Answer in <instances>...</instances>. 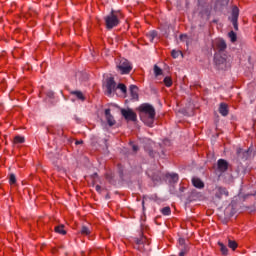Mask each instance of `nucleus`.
Returning <instances> with one entry per match:
<instances>
[{
  "label": "nucleus",
  "mask_w": 256,
  "mask_h": 256,
  "mask_svg": "<svg viewBox=\"0 0 256 256\" xmlns=\"http://www.w3.org/2000/svg\"><path fill=\"white\" fill-rule=\"evenodd\" d=\"M139 115L140 119L145 125L148 127H153V123H155V107L151 104L144 103L139 106Z\"/></svg>",
  "instance_id": "obj_1"
},
{
  "label": "nucleus",
  "mask_w": 256,
  "mask_h": 256,
  "mask_svg": "<svg viewBox=\"0 0 256 256\" xmlns=\"http://www.w3.org/2000/svg\"><path fill=\"white\" fill-rule=\"evenodd\" d=\"M119 15V12L112 10L111 13L104 17L108 31H111V29H114V27H117L121 23V21H119Z\"/></svg>",
  "instance_id": "obj_2"
},
{
  "label": "nucleus",
  "mask_w": 256,
  "mask_h": 256,
  "mask_svg": "<svg viewBox=\"0 0 256 256\" xmlns=\"http://www.w3.org/2000/svg\"><path fill=\"white\" fill-rule=\"evenodd\" d=\"M134 249H136L140 253H149V251H151V246L149 245V241L147 240V238L141 235L139 238H134Z\"/></svg>",
  "instance_id": "obj_3"
},
{
  "label": "nucleus",
  "mask_w": 256,
  "mask_h": 256,
  "mask_svg": "<svg viewBox=\"0 0 256 256\" xmlns=\"http://www.w3.org/2000/svg\"><path fill=\"white\" fill-rule=\"evenodd\" d=\"M118 71H120L121 75H129L133 67L131 63L128 62L127 59H121L119 64L117 65Z\"/></svg>",
  "instance_id": "obj_4"
},
{
  "label": "nucleus",
  "mask_w": 256,
  "mask_h": 256,
  "mask_svg": "<svg viewBox=\"0 0 256 256\" xmlns=\"http://www.w3.org/2000/svg\"><path fill=\"white\" fill-rule=\"evenodd\" d=\"M212 49L217 51L216 53H225L227 49V43L221 38L215 39L212 41Z\"/></svg>",
  "instance_id": "obj_5"
},
{
  "label": "nucleus",
  "mask_w": 256,
  "mask_h": 256,
  "mask_svg": "<svg viewBox=\"0 0 256 256\" xmlns=\"http://www.w3.org/2000/svg\"><path fill=\"white\" fill-rule=\"evenodd\" d=\"M229 21H231L235 31H239V7H232L231 17H229Z\"/></svg>",
  "instance_id": "obj_6"
},
{
  "label": "nucleus",
  "mask_w": 256,
  "mask_h": 256,
  "mask_svg": "<svg viewBox=\"0 0 256 256\" xmlns=\"http://www.w3.org/2000/svg\"><path fill=\"white\" fill-rule=\"evenodd\" d=\"M223 195L224 197H229V190H227V188L223 186H216L214 188L215 199H218V201H221V199H223Z\"/></svg>",
  "instance_id": "obj_7"
},
{
  "label": "nucleus",
  "mask_w": 256,
  "mask_h": 256,
  "mask_svg": "<svg viewBox=\"0 0 256 256\" xmlns=\"http://www.w3.org/2000/svg\"><path fill=\"white\" fill-rule=\"evenodd\" d=\"M214 63L220 69H223V65L227 63V54L225 53H215L214 55Z\"/></svg>",
  "instance_id": "obj_8"
},
{
  "label": "nucleus",
  "mask_w": 256,
  "mask_h": 256,
  "mask_svg": "<svg viewBox=\"0 0 256 256\" xmlns=\"http://www.w3.org/2000/svg\"><path fill=\"white\" fill-rule=\"evenodd\" d=\"M229 169V162L223 158L218 159L216 164L217 173H225Z\"/></svg>",
  "instance_id": "obj_9"
},
{
  "label": "nucleus",
  "mask_w": 256,
  "mask_h": 256,
  "mask_svg": "<svg viewBox=\"0 0 256 256\" xmlns=\"http://www.w3.org/2000/svg\"><path fill=\"white\" fill-rule=\"evenodd\" d=\"M121 114L126 121H137V114L131 109H122Z\"/></svg>",
  "instance_id": "obj_10"
},
{
  "label": "nucleus",
  "mask_w": 256,
  "mask_h": 256,
  "mask_svg": "<svg viewBox=\"0 0 256 256\" xmlns=\"http://www.w3.org/2000/svg\"><path fill=\"white\" fill-rule=\"evenodd\" d=\"M253 153V149L248 148L247 150H244L243 148L237 149V157L238 159H243L244 161H247L249 157H251V154Z\"/></svg>",
  "instance_id": "obj_11"
},
{
  "label": "nucleus",
  "mask_w": 256,
  "mask_h": 256,
  "mask_svg": "<svg viewBox=\"0 0 256 256\" xmlns=\"http://www.w3.org/2000/svg\"><path fill=\"white\" fill-rule=\"evenodd\" d=\"M106 89H107V95H112L114 91L117 90V83H115V79L113 77H110L107 79Z\"/></svg>",
  "instance_id": "obj_12"
},
{
  "label": "nucleus",
  "mask_w": 256,
  "mask_h": 256,
  "mask_svg": "<svg viewBox=\"0 0 256 256\" xmlns=\"http://www.w3.org/2000/svg\"><path fill=\"white\" fill-rule=\"evenodd\" d=\"M198 13L201 15V17H209L211 15V11L209 10V6L207 4H199L198 5Z\"/></svg>",
  "instance_id": "obj_13"
},
{
  "label": "nucleus",
  "mask_w": 256,
  "mask_h": 256,
  "mask_svg": "<svg viewBox=\"0 0 256 256\" xmlns=\"http://www.w3.org/2000/svg\"><path fill=\"white\" fill-rule=\"evenodd\" d=\"M105 117H106V121L109 125V127H113V125H115L117 122L115 121V118L113 117V115H111V109L107 108L105 110Z\"/></svg>",
  "instance_id": "obj_14"
},
{
  "label": "nucleus",
  "mask_w": 256,
  "mask_h": 256,
  "mask_svg": "<svg viewBox=\"0 0 256 256\" xmlns=\"http://www.w3.org/2000/svg\"><path fill=\"white\" fill-rule=\"evenodd\" d=\"M47 131L52 135H63V129L59 126H48Z\"/></svg>",
  "instance_id": "obj_15"
},
{
  "label": "nucleus",
  "mask_w": 256,
  "mask_h": 256,
  "mask_svg": "<svg viewBox=\"0 0 256 256\" xmlns=\"http://www.w3.org/2000/svg\"><path fill=\"white\" fill-rule=\"evenodd\" d=\"M192 185L196 187V189H203L205 187V183L202 182L201 178L193 177Z\"/></svg>",
  "instance_id": "obj_16"
},
{
  "label": "nucleus",
  "mask_w": 256,
  "mask_h": 256,
  "mask_svg": "<svg viewBox=\"0 0 256 256\" xmlns=\"http://www.w3.org/2000/svg\"><path fill=\"white\" fill-rule=\"evenodd\" d=\"M219 113L222 117H227L229 115V107L225 103H221L219 106Z\"/></svg>",
  "instance_id": "obj_17"
},
{
  "label": "nucleus",
  "mask_w": 256,
  "mask_h": 256,
  "mask_svg": "<svg viewBox=\"0 0 256 256\" xmlns=\"http://www.w3.org/2000/svg\"><path fill=\"white\" fill-rule=\"evenodd\" d=\"M138 91H139V88H137L136 85H130V94L132 99H135V100L139 99Z\"/></svg>",
  "instance_id": "obj_18"
},
{
  "label": "nucleus",
  "mask_w": 256,
  "mask_h": 256,
  "mask_svg": "<svg viewBox=\"0 0 256 256\" xmlns=\"http://www.w3.org/2000/svg\"><path fill=\"white\" fill-rule=\"evenodd\" d=\"M54 231L55 233H59V235H67V231H65V225L63 224L55 226Z\"/></svg>",
  "instance_id": "obj_19"
},
{
  "label": "nucleus",
  "mask_w": 256,
  "mask_h": 256,
  "mask_svg": "<svg viewBox=\"0 0 256 256\" xmlns=\"http://www.w3.org/2000/svg\"><path fill=\"white\" fill-rule=\"evenodd\" d=\"M166 177L171 179L172 183H177V181H179V174L177 173L166 174Z\"/></svg>",
  "instance_id": "obj_20"
},
{
  "label": "nucleus",
  "mask_w": 256,
  "mask_h": 256,
  "mask_svg": "<svg viewBox=\"0 0 256 256\" xmlns=\"http://www.w3.org/2000/svg\"><path fill=\"white\" fill-rule=\"evenodd\" d=\"M218 245L220 247L222 255H227L229 253V249L227 248V246H225V244H223V242H218Z\"/></svg>",
  "instance_id": "obj_21"
},
{
  "label": "nucleus",
  "mask_w": 256,
  "mask_h": 256,
  "mask_svg": "<svg viewBox=\"0 0 256 256\" xmlns=\"http://www.w3.org/2000/svg\"><path fill=\"white\" fill-rule=\"evenodd\" d=\"M71 95H75V97H77V99H80V101H85V96L81 91H72Z\"/></svg>",
  "instance_id": "obj_22"
},
{
  "label": "nucleus",
  "mask_w": 256,
  "mask_h": 256,
  "mask_svg": "<svg viewBox=\"0 0 256 256\" xmlns=\"http://www.w3.org/2000/svg\"><path fill=\"white\" fill-rule=\"evenodd\" d=\"M152 177V181H161V179H163V174L161 172H156L154 174L151 175Z\"/></svg>",
  "instance_id": "obj_23"
},
{
  "label": "nucleus",
  "mask_w": 256,
  "mask_h": 256,
  "mask_svg": "<svg viewBox=\"0 0 256 256\" xmlns=\"http://www.w3.org/2000/svg\"><path fill=\"white\" fill-rule=\"evenodd\" d=\"M14 145H21V143H25V137L16 136L13 141Z\"/></svg>",
  "instance_id": "obj_24"
},
{
  "label": "nucleus",
  "mask_w": 256,
  "mask_h": 256,
  "mask_svg": "<svg viewBox=\"0 0 256 256\" xmlns=\"http://www.w3.org/2000/svg\"><path fill=\"white\" fill-rule=\"evenodd\" d=\"M81 235H91V229L87 226H82L80 229Z\"/></svg>",
  "instance_id": "obj_25"
},
{
  "label": "nucleus",
  "mask_w": 256,
  "mask_h": 256,
  "mask_svg": "<svg viewBox=\"0 0 256 256\" xmlns=\"http://www.w3.org/2000/svg\"><path fill=\"white\" fill-rule=\"evenodd\" d=\"M228 247L232 249V251H235L238 247L237 242L235 240H228Z\"/></svg>",
  "instance_id": "obj_26"
},
{
  "label": "nucleus",
  "mask_w": 256,
  "mask_h": 256,
  "mask_svg": "<svg viewBox=\"0 0 256 256\" xmlns=\"http://www.w3.org/2000/svg\"><path fill=\"white\" fill-rule=\"evenodd\" d=\"M154 75L155 77H159L160 75H163V70L159 68V66L154 65Z\"/></svg>",
  "instance_id": "obj_27"
},
{
  "label": "nucleus",
  "mask_w": 256,
  "mask_h": 256,
  "mask_svg": "<svg viewBox=\"0 0 256 256\" xmlns=\"http://www.w3.org/2000/svg\"><path fill=\"white\" fill-rule=\"evenodd\" d=\"M161 213H162V215H165V216L171 215V207L166 206V207L162 208Z\"/></svg>",
  "instance_id": "obj_28"
},
{
  "label": "nucleus",
  "mask_w": 256,
  "mask_h": 256,
  "mask_svg": "<svg viewBox=\"0 0 256 256\" xmlns=\"http://www.w3.org/2000/svg\"><path fill=\"white\" fill-rule=\"evenodd\" d=\"M228 37H230V41L232 43H235V41H237V34L235 32H233V31H230L228 33Z\"/></svg>",
  "instance_id": "obj_29"
},
{
  "label": "nucleus",
  "mask_w": 256,
  "mask_h": 256,
  "mask_svg": "<svg viewBox=\"0 0 256 256\" xmlns=\"http://www.w3.org/2000/svg\"><path fill=\"white\" fill-rule=\"evenodd\" d=\"M9 183L10 185H15L17 183V176L15 174H10L9 176Z\"/></svg>",
  "instance_id": "obj_30"
},
{
  "label": "nucleus",
  "mask_w": 256,
  "mask_h": 256,
  "mask_svg": "<svg viewBox=\"0 0 256 256\" xmlns=\"http://www.w3.org/2000/svg\"><path fill=\"white\" fill-rule=\"evenodd\" d=\"M189 253V246H184L183 248H180L179 256H185Z\"/></svg>",
  "instance_id": "obj_31"
},
{
  "label": "nucleus",
  "mask_w": 256,
  "mask_h": 256,
  "mask_svg": "<svg viewBox=\"0 0 256 256\" xmlns=\"http://www.w3.org/2000/svg\"><path fill=\"white\" fill-rule=\"evenodd\" d=\"M164 84L166 85V87H171V85H173V80L171 79V77L169 76L165 77Z\"/></svg>",
  "instance_id": "obj_32"
},
{
  "label": "nucleus",
  "mask_w": 256,
  "mask_h": 256,
  "mask_svg": "<svg viewBox=\"0 0 256 256\" xmlns=\"http://www.w3.org/2000/svg\"><path fill=\"white\" fill-rule=\"evenodd\" d=\"M148 37L150 39L151 42H153V40L155 39V37H157V31L152 30L148 33Z\"/></svg>",
  "instance_id": "obj_33"
},
{
  "label": "nucleus",
  "mask_w": 256,
  "mask_h": 256,
  "mask_svg": "<svg viewBox=\"0 0 256 256\" xmlns=\"http://www.w3.org/2000/svg\"><path fill=\"white\" fill-rule=\"evenodd\" d=\"M116 89H120V91H121L122 93H127V86H125V84H123V83L118 84V86L116 87Z\"/></svg>",
  "instance_id": "obj_34"
},
{
  "label": "nucleus",
  "mask_w": 256,
  "mask_h": 256,
  "mask_svg": "<svg viewBox=\"0 0 256 256\" xmlns=\"http://www.w3.org/2000/svg\"><path fill=\"white\" fill-rule=\"evenodd\" d=\"M171 55H172L173 59H177V57H179V55H181V51L172 50Z\"/></svg>",
  "instance_id": "obj_35"
},
{
  "label": "nucleus",
  "mask_w": 256,
  "mask_h": 256,
  "mask_svg": "<svg viewBox=\"0 0 256 256\" xmlns=\"http://www.w3.org/2000/svg\"><path fill=\"white\" fill-rule=\"evenodd\" d=\"M178 243L180 247H182L181 249H183V247H187V245L185 244V238H179Z\"/></svg>",
  "instance_id": "obj_36"
},
{
  "label": "nucleus",
  "mask_w": 256,
  "mask_h": 256,
  "mask_svg": "<svg viewBox=\"0 0 256 256\" xmlns=\"http://www.w3.org/2000/svg\"><path fill=\"white\" fill-rule=\"evenodd\" d=\"M130 145L134 153H137V151H139V146H137V144L131 142Z\"/></svg>",
  "instance_id": "obj_37"
},
{
  "label": "nucleus",
  "mask_w": 256,
  "mask_h": 256,
  "mask_svg": "<svg viewBox=\"0 0 256 256\" xmlns=\"http://www.w3.org/2000/svg\"><path fill=\"white\" fill-rule=\"evenodd\" d=\"M144 149H145V151H148L150 157H154L155 153L151 150V148L147 149V147H145Z\"/></svg>",
  "instance_id": "obj_38"
},
{
  "label": "nucleus",
  "mask_w": 256,
  "mask_h": 256,
  "mask_svg": "<svg viewBox=\"0 0 256 256\" xmlns=\"http://www.w3.org/2000/svg\"><path fill=\"white\" fill-rule=\"evenodd\" d=\"M55 93L53 91H48L47 92V97H49L50 99H53Z\"/></svg>",
  "instance_id": "obj_39"
},
{
  "label": "nucleus",
  "mask_w": 256,
  "mask_h": 256,
  "mask_svg": "<svg viewBox=\"0 0 256 256\" xmlns=\"http://www.w3.org/2000/svg\"><path fill=\"white\" fill-rule=\"evenodd\" d=\"M95 190L97 191V193H101V186L96 185Z\"/></svg>",
  "instance_id": "obj_40"
},
{
  "label": "nucleus",
  "mask_w": 256,
  "mask_h": 256,
  "mask_svg": "<svg viewBox=\"0 0 256 256\" xmlns=\"http://www.w3.org/2000/svg\"><path fill=\"white\" fill-rule=\"evenodd\" d=\"M219 5H221V1H217L216 6H215L216 10L219 9Z\"/></svg>",
  "instance_id": "obj_41"
},
{
  "label": "nucleus",
  "mask_w": 256,
  "mask_h": 256,
  "mask_svg": "<svg viewBox=\"0 0 256 256\" xmlns=\"http://www.w3.org/2000/svg\"><path fill=\"white\" fill-rule=\"evenodd\" d=\"M179 191H180V193H183V192L185 191V187L180 186V187H179Z\"/></svg>",
  "instance_id": "obj_42"
},
{
  "label": "nucleus",
  "mask_w": 256,
  "mask_h": 256,
  "mask_svg": "<svg viewBox=\"0 0 256 256\" xmlns=\"http://www.w3.org/2000/svg\"><path fill=\"white\" fill-rule=\"evenodd\" d=\"M75 121H76L77 123H81V118L75 116Z\"/></svg>",
  "instance_id": "obj_43"
},
{
  "label": "nucleus",
  "mask_w": 256,
  "mask_h": 256,
  "mask_svg": "<svg viewBox=\"0 0 256 256\" xmlns=\"http://www.w3.org/2000/svg\"><path fill=\"white\" fill-rule=\"evenodd\" d=\"M82 140H78V141H76V145H82Z\"/></svg>",
  "instance_id": "obj_44"
},
{
  "label": "nucleus",
  "mask_w": 256,
  "mask_h": 256,
  "mask_svg": "<svg viewBox=\"0 0 256 256\" xmlns=\"http://www.w3.org/2000/svg\"><path fill=\"white\" fill-rule=\"evenodd\" d=\"M184 37H187V35H180L181 40H183Z\"/></svg>",
  "instance_id": "obj_45"
},
{
  "label": "nucleus",
  "mask_w": 256,
  "mask_h": 256,
  "mask_svg": "<svg viewBox=\"0 0 256 256\" xmlns=\"http://www.w3.org/2000/svg\"><path fill=\"white\" fill-rule=\"evenodd\" d=\"M164 143H165V144L170 143V142H169V139L164 140Z\"/></svg>",
  "instance_id": "obj_46"
},
{
  "label": "nucleus",
  "mask_w": 256,
  "mask_h": 256,
  "mask_svg": "<svg viewBox=\"0 0 256 256\" xmlns=\"http://www.w3.org/2000/svg\"><path fill=\"white\" fill-rule=\"evenodd\" d=\"M142 207H145V201H142Z\"/></svg>",
  "instance_id": "obj_47"
},
{
  "label": "nucleus",
  "mask_w": 256,
  "mask_h": 256,
  "mask_svg": "<svg viewBox=\"0 0 256 256\" xmlns=\"http://www.w3.org/2000/svg\"><path fill=\"white\" fill-rule=\"evenodd\" d=\"M92 177H97V173H94Z\"/></svg>",
  "instance_id": "obj_48"
}]
</instances>
